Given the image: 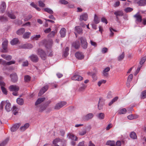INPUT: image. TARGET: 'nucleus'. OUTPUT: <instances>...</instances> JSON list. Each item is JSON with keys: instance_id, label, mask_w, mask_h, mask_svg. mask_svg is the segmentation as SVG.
I'll return each mask as SVG.
<instances>
[{"instance_id": "nucleus-23", "label": "nucleus", "mask_w": 146, "mask_h": 146, "mask_svg": "<svg viewBox=\"0 0 146 146\" xmlns=\"http://www.w3.org/2000/svg\"><path fill=\"white\" fill-rule=\"evenodd\" d=\"M110 70V68L109 67H107L103 71V74L105 76L107 77L108 74V72Z\"/></svg>"}, {"instance_id": "nucleus-43", "label": "nucleus", "mask_w": 146, "mask_h": 146, "mask_svg": "<svg viewBox=\"0 0 146 146\" xmlns=\"http://www.w3.org/2000/svg\"><path fill=\"white\" fill-rule=\"evenodd\" d=\"M44 11L50 14H52L53 13V11L50 9L47 8L44 9Z\"/></svg>"}, {"instance_id": "nucleus-14", "label": "nucleus", "mask_w": 146, "mask_h": 146, "mask_svg": "<svg viewBox=\"0 0 146 146\" xmlns=\"http://www.w3.org/2000/svg\"><path fill=\"white\" fill-rule=\"evenodd\" d=\"M88 16L87 13H84L80 16L79 20L81 21L83 20L86 21L88 19Z\"/></svg>"}, {"instance_id": "nucleus-58", "label": "nucleus", "mask_w": 146, "mask_h": 146, "mask_svg": "<svg viewBox=\"0 0 146 146\" xmlns=\"http://www.w3.org/2000/svg\"><path fill=\"white\" fill-rule=\"evenodd\" d=\"M32 17V16L31 15H29L25 17L24 21H27L31 18Z\"/></svg>"}, {"instance_id": "nucleus-4", "label": "nucleus", "mask_w": 146, "mask_h": 146, "mask_svg": "<svg viewBox=\"0 0 146 146\" xmlns=\"http://www.w3.org/2000/svg\"><path fill=\"white\" fill-rule=\"evenodd\" d=\"M133 17L135 18V22L136 23H140L142 21V16L139 12L134 15Z\"/></svg>"}, {"instance_id": "nucleus-9", "label": "nucleus", "mask_w": 146, "mask_h": 146, "mask_svg": "<svg viewBox=\"0 0 146 146\" xmlns=\"http://www.w3.org/2000/svg\"><path fill=\"white\" fill-rule=\"evenodd\" d=\"M29 58L33 62H36L38 60V56L35 54H33L29 57Z\"/></svg>"}, {"instance_id": "nucleus-19", "label": "nucleus", "mask_w": 146, "mask_h": 146, "mask_svg": "<svg viewBox=\"0 0 146 146\" xmlns=\"http://www.w3.org/2000/svg\"><path fill=\"white\" fill-rule=\"evenodd\" d=\"M104 104V102L102 98H100L98 104V108L99 110L102 109V106Z\"/></svg>"}, {"instance_id": "nucleus-48", "label": "nucleus", "mask_w": 146, "mask_h": 146, "mask_svg": "<svg viewBox=\"0 0 146 146\" xmlns=\"http://www.w3.org/2000/svg\"><path fill=\"white\" fill-rule=\"evenodd\" d=\"M69 50V49L68 47H66V48L64 53V55L65 57H66L68 56V52Z\"/></svg>"}, {"instance_id": "nucleus-42", "label": "nucleus", "mask_w": 146, "mask_h": 146, "mask_svg": "<svg viewBox=\"0 0 146 146\" xmlns=\"http://www.w3.org/2000/svg\"><path fill=\"white\" fill-rule=\"evenodd\" d=\"M133 10V9L129 7H127L124 9V11L126 13L131 12Z\"/></svg>"}, {"instance_id": "nucleus-49", "label": "nucleus", "mask_w": 146, "mask_h": 146, "mask_svg": "<svg viewBox=\"0 0 146 146\" xmlns=\"http://www.w3.org/2000/svg\"><path fill=\"white\" fill-rule=\"evenodd\" d=\"M7 18L6 17L0 16V21H7Z\"/></svg>"}, {"instance_id": "nucleus-37", "label": "nucleus", "mask_w": 146, "mask_h": 146, "mask_svg": "<svg viewBox=\"0 0 146 146\" xmlns=\"http://www.w3.org/2000/svg\"><path fill=\"white\" fill-rule=\"evenodd\" d=\"M9 141V138L6 139L1 143H0V146H5L8 143Z\"/></svg>"}, {"instance_id": "nucleus-25", "label": "nucleus", "mask_w": 146, "mask_h": 146, "mask_svg": "<svg viewBox=\"0 0 146 146\" xmlns=\"http://www.w3.org/2000/svg\"><path fill=\"white\" fill-rule=\"evenodd\" d=\"M45 99V98H38L36 101L35 103V105L36 106L38 104H40L41 103L44 101Z\"/></svg>"}, {"instance_id": "nucleus-57", "label": "nucleus", "mask_w": 146, "mask_h": 146, "mask_svg": "<svg viewBox=\"0 0 146 146\" xmlns=\"http://www.w3.org/2000/svg\"><path fill=\"white\" fill-rule=\"evenodd\" d=\"M133 75L132 74H130L129 75V76L128 77L127 80V82H130L131 80L133 78Z\"/></svg>"}, {"instance_id": "nucleus-62", "label": "nucleus", "mask_w": 146, "mask_h": 146, "mask_svg": "<svg viewBox=\"0 0 146 146\" xmlns=\"http://www.w3.org/2000/svg\"><path fill=\"white\" fill-rule=\"evenodd\" d=\"M60 2L61 4L64 5L67 4L68 3V2L65 0H61Z\"/></svg>"}, {"instance_id": "nucleus-11", "label": "nucleus", "mask_w": 146, "mask_h": 146, "mask_svg": "<svg viewBox=\"0 0 146 146\" xmlns=\"http://www.w3.org/2000/svg\"><path fill=\"white\" fill-rule=\"evenodd\" d=\"M75 56L79 60H82L84 57L83 54L80 52H76L75 54Z\"/></svg>"}, {"instance_id": "nucleus-59", "label": "nucleus", "mask_w": 146, "mask_h": 146, "mask_svg": "<svg viewBox=\"0 0 146 146\" xmlns=\"http://www.w3.org/2000/svg\"><path fill=\"white\" fill-rule=\"evenodd\" d=\"M146 60V57H143L141 59L140 62V65L142 64Z\"/></svg>"}, {"instance_id": "nucleus-8", "label": "nucleus", "mask_w": 146, "mask_h": 146, "mask_svg": "<svg viewBox=\"0 0 146 146\" xmlns=\"http://www.w3.org/2000/svg\"><path fill=\"white\" fill-rule=\"evenodd\" d=\"M114 14L115 15L117 21H118L119 20L118 17L123 16V13L122 11H115L114 12Z\"/></svg>"}, {"instance_id": "nucleus-16", "label": "nucleus", "mask_w": 146, "mask_h": 146, "mask_svg": "<svg viewBox=\"0 0 146 146\" xmlns=\"http://www.w3.org/2000/svg\"><path fill=\"white\" fill-rule=\"evenodd\" d=\"M33 45L27 43L21 45V47L24 48L30 49L33 47Z\"/></svg>"}, {"instance_id": "nucleus-10", "label": "nucleus", "mask_w": 146, "mask_h": 146, "mask_svg": "<svg viewBox=\"0 0 146 146\" xmlns=\"http://www.w3.org/2000/svg\"><path fill=\"white\" fill-rule=\"evenodd\" d=\"M72 80L81 81L83 79V78L81 76L77 74H74L71 78Z\"/></svg>"}, {"instance_id": "nucleus-61", "label": "nucleus", "mask_w": 146, "mask_h": 146, "mask_svg": "<svg viewBox=\"0 0 146 146\" xmlns=\"http://www.w3.org/2000/svg\"><path fill=\"white\" fill-rule=\"evenodd\" d=\"M60 139L58 138H56L55 139L53 142V144H56L57 143L60 141Z\"/></svg>"}, {"instance_id": "nucleus-45", "label": "nucleus", "mask_w": 146, "mask_h": 146, "mask_svg": "<svg viewBox=\"0 0 146 146\" xmlns=\"http://www.w3.org/2000/svg\"><path fill=\"white\" fill-rule=\"evenodd\" d=\"M124 53L123 52L122 54L120 55L117 58V60L118 61H121L123 59L124 57Z\"/></svg>"}, {"instance_id": "nucleus-41", "label": "nucleus", "mask_w": 146, "mask_h": 146, "mask_svg": "<svg viewBox=\"0 0 146 146\" xmlns=\"http://www.w3.org/2000/svg\"><path fill=\"white\" fill-rule=\"evenodd\" d=\"M31 79V77L29 75H27L25 76H24V80L25 82H29L30 80Z\"/></svg>"}, {"instance_id": "nucleus-27", "label": "nucleus", "mask_w": 146, "mask_h": 146, "mask_svg": "<svg viewBox=\"0 0 146 146\" xmlns=\"http://www.w3.org/2000/svg\"><path fill=\"white\" fill-rule=\"evenodd\" d=\"M72 45L76 49L78 48L80 46V44L79 41H77L73 42L72 43Z\"/></svg>"}, {"instance_id": "nucleus-55", "label": "nucleus", "mask_w": 146, "mask_h": 146, "mask_svg": "<svg viewBox=\"0 0 146 146\" xmlns=\"http://www.w3.org/2000/svg\"><path fill=\"white\" fill-rule=\"evenodd\" d=\"M114 143H115V142L113 141H108L107 142L106 145L111 146Z\"/></svg>"}, {"instance_id": "nucleus-6", "label": "nucleus", "mask_w": 146, "mask_h": 146, "mask_svg": "<svg viewBox=\"0 0 146 146\" xmlns=\"http://www.w3.org/2000/svg\"><path fill=\"white\" fill-rule=\"evenodd\" d=\"M93 114L92 113H89L82 117V120L84 121H88L91 119L93 117Z\"/></svg>"}, {"instance_id": "nucleus-5", "label": "nucleus", "mask_w": 146, "mask_h": 146, "mask_svg": "<svg viewBox=\"0 0 146 146\" xmlns=\"http://www.w3.org/2000/svg\"><path fill=\"white\" fill-rule=\"evenodd\" d=\"M80 41L82 47L84 49L86 48L87 47V43L86 38L82 37L80 38Z\"/></svg>"}, {"instance_id": "nucleus-35", "label": "nucleus", "mask_w": 146, "mask_h": 146, "mask_svg": "<svg viewBox=\"0 0 146 146\" xmlns=\"http://www.w3.org/2000/svg\"><path fill=\"white\" fill-rule=\"evenodd\" d=\"M17 103L19 105H21L23 104L24 101L23 99L19 98L17 100Z\"/></svg>"}, {"instance_id": "nucleus-40", "label": "nucleus", "mask_w": 146, "mask_h": 146, "mask_svg": "<svg viewBox=\"0 0 146 146\" xmlns=\"http://www.w3.org/2000/svg\"><path fill=\"white\" fill-rule=\"evenodd\" d=\"M18 108L15 106H13L12 110L13 113L15 115H16L18 113Z\"/></svg>"}, {"instance_id": "nucleus-3", "label": "nucleus", "mask_w": 146, "mask_h": 146, "mask_svg": "<svg viewBox=\"0 0 146 146\" xmlns=\"http://www.w3.org/2000/svg\"><path fill=\"white\" fill-rule=\"evenodd\" d=\"M66 103L65 102H61L57 103L55 106L54 108L55 110H58L66 105Z\"/></svg>"}, {"instance_id": "nucleus-56", "label": "nucleus", "mask_w": 146, "mask_h": 146, "mask_svg": "<svg viewBox=\"0 0 146 146\" xmlns=\"http://www.w3.org/2000/svg\"><path fill=\"white\" fill-rule=\"evenodd\" d=\"M146 97V90L143 92L141 95V97L142 99H144Z\"/></svg>"}, {"instance_id": "nucleus-18", "label": "nucleus", "mask_w": 146, "mask_h": 146, "mask_svg": "<svg viewBox=\"0 0 146 146\" xmlns=\"http://www.w3.org/2000/svg\"><path fill=\"white\" fill-rule=\"evenodd\" d=\"M69 138L71 140L74 141H77L78 139V137L75 136L72 133H69L67 135Z\"/></svg>"}, {"instance_id": "nucleus-21", "label": "nucleus", "mask_w": 146, "mask_h": 146, "mask_svg": "<svg viewBox=\"0 0 146 146\" xmlns=\"http://www.w3.org/2000/svg\"><path fill=\"white\" fill-rule=\"evenodd\" d=\"M6 8V5L5 3V2H2L1 3V11L3 13L5 10Z\"/></svg>"}, {"instance_id": "nucleus-20", "label": "nucleus", "mask_w": 146, "mask_h": 146, "mask_svg": "<svg viewBox=\"0 0 146 146\" xmlns=\"http://www.w3.org/2000/svg\"><path fill=\"white\" fill-rule=\"evenodd\" d=\"M137 3L139 6H145L146 5V0H140L137 2Z\"/></svg>"}, {"instance_id": "nucleus-34", "label": "nucleus", "mask_w": 146, "mask_h": 146, "mask_svg": "<svg viewBox=\"0 0 146 146\" xmlns=\"http://www.w3.org/2000/svg\"><path fill=\"white\" fill-rule=\"evenodd\" d=\"M40 37V35H34L32 36L31 37V39L33 40H37Z\"/></svg>"}, {"instance_id": "nucleus-31", "label": "nucleus", "mask_w": 146, "mask_h": 146, "mask_svg": "<svg viewBox=\"0 0 146 146\" xmlns=\"http://www.w3.org/2000/svg\"><path fill=\"white\" fill-rule=\"evenodd\" d=\"M130 137L133 139H136L137 138V136L136 133L134 131L132 132L130 134Z\"/></svg>"}, {"instance_id": "nucleus-7", "label": "nucleus", "mask_w": 146, "mask_h": 146, "mask_svg": "<svg viewBox=\"0 0 146 146\" xmlns=\"http://www.w3.org/2000/svg\"><path fill=\"white\" fill-rule=\"evenodd\" d=\"M10 77L11 78V80L13 82H15L18 80V77L16 73H13L10 74Z\"/></svg>"}, {"instance_id": "nucleus-53", "label": "nucleus", "mask_w": 146, "mask_h": 146, "mask_svg": "<svg viewBox=\"0 0 146 146\" xmlns=\"http://www.w3.org/2000/svg\"><path fill=\"white\" fill-rule=\"evenodd\" d=\"M110 37H112V36H113V33L112 32V31H113L114 32H117V31L116 30L113 29L112 28H110Z\"/></svg>"}, {"instance_id": "nucleus-52", "label": "nucleus", "mask_w": 146, "mask_h": 146, "mask_svg": "<svg viewBox=\"0 0 146 146\" xmlns=\"http://www.w3.org/2000/svg\"><path fill=\"white\" fill-rule=\"evenodd\" d=\"M15 63V61H11L9 62H6L5 61V62L4 65H10L12 64H14Z\"/></svg>"}, {"instance_id": "nucleus-22", "label": "nucleus", "mask_w": 146, "mask_h": 146, "mask_svg": "<svg viewBox=\"0 0 146 146\" xmlns=\"http://www.w3.org/2000/svg\"><path fill=\"white\" fill-rule=\"evenodd\" d=\"M29 126V124L28 123H25L23 126H21L20 128L21 131H23L28 128Z\"/></svg>"}, {"instance_id": "nucleus-13", "label": "nucleus", "mask_w": 146, "mask_h": 146, "mask_svg": "<svg viewBox=\"0 0 146 146\" xmlns=\"http://www.w3.org/2000/svg\"><path fill=\"white\" fill-rule=\"evenodd\" d=\"M8 41L7 40H5L2 43V47L4 50L3 51V52H7V48Z\"/></svg>"}, {"instance_id": "nucleus-15", "label": "nucleus", "mask_w": 146, "mask_h": 146, "mask_svg": "<svg viewBox=\"0 0 146 146\" xmlns=\"http://www.w3.org/2000/svg\"><path fill=\"white\" fill-rule=\"evenodd\" d=\"M9 89L12 91H18L19 90V88L16 85H12L9 86Z\"/></svg>"}, {"instance_id": "nucleus-26", "label": "nucleus", "mask_w": 146, "mask_h": 146, "mask_svg": "<svg viewBox=\"0 0 146 146\" xmlns=\"http://www.w3.org/2000/svg\"><path fill=\"white\" fill-rule=\"evenodd\" d=\"M25 29L24 28H21L17 31V33L18 35H21L25 32Z\"/></svg>"}, {"instance_id": "nucleus-32", "label": "nucleus", "mask_w": 146, "mask_h": 146, "mask_svg": "<svg viewBox=\"0 0 146 146\" xmlns=\"http://www.w3.org/2000/svg\"><path fill=\"white\" fill-rule=\"evenodd\" d=\"M138 117L137 115H133V114L127 116V118L130 120L133 119L137 118Z\"/></svg>"}, {"instance_id": "nucleus-46", "label": "nucleus", "mask_w": 146, "mask_h": 146, "mask_svg": "<svg viewBox=\"0 0 146 146\" xmlns=\"http://www.w3.org/2000/svg\"><path fill=\"white\" fill-rule=\"evenodd\" d=\"M94 21L95 24H98L99 22L98 17L96 14L95 15Z\"/></svg>"}, {"instance_id": "nucleus-51", "label": "nucleus", "mask_w": 146, "mask_h": 146, "mask_svg": "<svg viewBox=\"0 0 146 146\" xmlns=\"http://www.w3.org/2000/svg\"><path fill=\"white\" fill-rule=\"evenodd\" d=\"M106 81V80H101L98 82V85L99 86H100L102 84L105 83Z\"/></svg>"}, {"instance_id": "nucleus-54", "label": "nucleus", "mask_w": 146, "mask_h": 146, "mask_svg": "<svg viewBox=\"0 0 146 146\" xmlns=\"http://www.w3.org/2000/svg\"><path fill=\"white\" fill-rule=\"evenodd\" d=\"M44 1H38V4L39 6L41 7H44L45 6V4L44 3Z\"/></svg>"}, {"instance_id": "nucleus-28", "label": "nucleus", "mask_w": 146, "mask_h": 146, "mask_svg": "<svg viewBox=\"0 0 146 146\" xmlns=\"http://www.w3.org/2000/svg\"><path fill=\"white\" fill-rule=\"evenodd\" d=\"M19 40L18 38H13L11 42V43L12 45H14L17 44Z\"/></svg>"}, {"instance_id": "nucleus-64", "label": "nucleus", "mask_w": 146, "mask_h": 146, "mask_svg": "<svg viewBox=\"0 0 146 146\" xmlns=\"http://www.w3.org/2000/svg\"><path fill=\"white\" fill-rule=\"evenodd\" d=\"M108 49L107 48L105 47L102 49V52L103 53H105L107 52L108 51Z\"/></svg>"}, {"instance_id": "nucleus-30", "label": "nucleus", "mask_w": 146, "mask_h": 146, "mask_svg": "<svg viewBox=\"0 0 146 146\" xmlns=\"http://www.w3.org/2000/svg\"><path fill=\"white\" fill-rule=\"evenodd\" d=\"M97 117L100 119H103L105 117L104 114L102 113H98L97 115Z\"/></svg>"}, {"instance_id": "nucleus-29", "label": "nucleus", "mask_w": 146, "mask_h": 146, "mask_svg": "<svg viewBox=\"0 0 146 146\" xmlns=\"http://www.w3.org/2000/svg\"><path fill=\"white\" fill-rule=\"evenodd\" d=\"M1 56L3 58L7 60H10L12 58V56L9 55H7L5 54H2L1 55Z\"/></svg>"}, {"instance_id": "nucleus-38", "label": "nucleus", "mask_w": 146, "mask_h": 146, "mask_svg": "<svg viewBox=\"0 0 146 146\" xmlns=\"http://www.w3.org/2000/svg\"><path fill=\"white\" fill-rule=\"evenodd\" d=\"M47 106L44 104L39 109V111L40 112H42L43 111L45 110L47 108Z\"/></svg>"}, {"instance_id": "nucleus-2", "label": "nucleus", "mask_w": 146, "mask_h": 146, "mask_svg": "<svg viewBox=\"0 0 146 146\" xmlns=\"http://www.w3.org/2000/svg\"><path fill=\"white\" fill-rule=\"evenodd\" d=\"M37 54L39 55L43 60H45L46 54L45 52L41 49L39 48L37 50Z\"/></svg>"}, {"instance_id": "nucleus-33", "label": "nucleus", "mask_w": 146, "mask_h": 146, "mask_svg": "<svg viewBox=\"0 0 146 146\" xmlns=\"http://www.w3.org/2000/svg\"><path fill=\"white\" fill-rule=\"evenodd\" d=\"M82 29L79 26H76L75 27V31L79 34L81 33H82Z\"/></svg>"}, {"instance_id": "nucleus-1", "label": "nucleus", "mask_w": 146, "mask_h": 146, "mask_svg": "<svg viewBox=\"0 0 146 146\" xmlns=\"http://www.w3.org/2000/svg\"><path fill=\"white\" fill-rule=\"evenodd\" d=\"M4 106H5V109L7 111H9L11 110V105L8 100L6 101H3L1 102L0 104V108L1 110L3 109Z\"/></svg>"}, {"instance_id": "nucleus-50", "label": "nucleus", "mask_w": 146, "mask_h": 146, "mask_svg": "<svg viewBox=\"0 0 146 146\" xmlns=\"http://www.w3.org/2000/svg\"><path fill=\"white\" fill-rule=\"evenodd\" d=\"M7 15L8 17L12 19H14L16 18L15 16L12 13H8Z\"/></svg>"}, {"instance_id": "nucleus-17", "label": "nucleus", "mask_w": 146, "mask_h": 146, "mask_svg": "<svg viewBox=\"0 0 146 146\" xmlns=\"http://www.w3.org/2000/svg\"><path fill=\"white\" fill-rule=\"evenodd\" d=\"M21 124L20 123L16 124L13 125L11 128V130L12 131H15L19 128Z\"/></svg>"}, {"instance_id": "nucleus-44", "label": "nucleus", "mask_w": 146, "mask_h": 146, "mask_svg": "<svg viewBox=\"0 0 146 146\" xmlns=\"http://www.w3.org/2000/svg\"><path fill=\"white\" fill-rule=\"evenodd\" d=\"M118 98V97L117 96L115 97L114 98H113L109 103V106L111 105L114 102H116Z\"/></svg>"}, {"instance_id": "nucleus-36", "label": "nucleus", "mask_w": 146, "mask_h": 146, "mask_svg": "<svg viewBox=\"0 0 146 146\" xmlns=\"http://www.w3.org/2000/svg\"><path fill=\"white\" fill-rule=\"evenodd\" d=\"M127 110L125 108L119 110L118 111V113L119 114H124L126 112Z\"/></svg>"}, {"instance_id": "nucleus-63", "label": "nucleus", "mask_w": 146, "mask_h": 146, "mask_svg": "<svg viewBox=\"0 0 146 146\" xmlns=\"http://www.w3.org/2000/svg\"><path fill=\"white\" fill-rule=\"evenodd\" d=\"M120 3L119 1L116 2L113 5V6L115 7H117L119 6L120 5Z\"/></svg>"}, {"instance_id": "nucleus-39", "label": "nucleus", "mask_w": 146, "mask_h": 146, "mask_svg": "<svg viewBox=\"0 0 146 146\" xmlns=\"http://www.w3.org/2000/svg\"><path fill=\"white\" fill-rule=\"evenodd\" d=\"M31 35V33L30 32H26L23 35V37L24 38H29Z\"/></svg>"}, {"instance_id": "nucleus-47", "label": "nucleus", "mask_w": 146, "mask_h": 146, "mask_svg": "<svg viewBox=\"0 0 146 146\" xmlns=\"http://www.w3.org/2000/svg\"><path fill=\"white\" fill-rule=\"evenodd\" d=\"M86 130L85 129H84L81 131H80L79 132V134L80 135H85L86 133Z\"/></svg>"}, {"instance_id": "nucleus-24", "label": "nucleus", "mask_w": 146, "mask_h": 146, "mask_svg": "<svg viewBox=\"0 0 146 146\" xmlns=\"http://www.w3.org/2000/svg\"><path fill=\"white\" fill-rule=\"evenodd\" d=\"M66 32V30L64 28H62L61 29L60 31V33L61 37H64L65 36Z\"/></svg>"}, {"instance_id": "nucleus-60", "label": "nucleus", "mask_w": 146, "mask_h": 146, "mask_svg": "<svg viewBox=\"0 0 146 146\" xmlns=\"http://www.w3.org/2000/svg\"><path fill=\"white\" fill-rule=\"evenodd\" d=\"M1 88L2 92L5 95H7V92L6 88L5 87H2V88Z\"/></svg>"}, {"instance_id": "nucleus-12", "label": "nucleus", "mask_w": 146, "mask_h": 146, "mask_svg": "<svg viewBox=\"0 0 146 146\" xmlns=\"http://www.w3.org/2000/svg\"><path fill=\"white\" fill-rule=\"evenodd\" d=\"M48 86L47 85L44 86L40 90L38 93V96H40L43 94L48 89Z\"/></svg>"}]
</instances>
